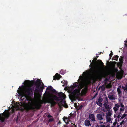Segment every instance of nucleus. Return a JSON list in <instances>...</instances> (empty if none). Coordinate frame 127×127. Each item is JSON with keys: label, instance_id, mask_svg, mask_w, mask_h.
Listing matches in <instances>:
<instances>
[{"label": "nucleus", "instance_id": "f8f14e48", "mask_svg": "<svg viewBox=\"0 0 127 127\" xmlns=\"http://www.w3.org/2000/svg\"><path fill=\"white\" fill-rule=\"evenodd\" d=\"M84 125L86 127H89L91 125L90 121L88 119L86 120L84 122Z\"/></svg>", "mask_w": 127, "mask_h": 127}, {"label": "nucleus", "instance_id": "7c9ffc66", "mask_svg": "<svg viewBox=\"0 0 127 127\" xmlns=\"http://www.w3.org/2000/svg\"><path fill=\"white\" fill-rule=\"evenodd\" d=\"M46 116L48 118H51L52 117V116L50 115L49 113L47 114V115H46Z\"/></svg>", "mask_w": 127, "mask_h": 127}, {"label": "nucleus", "instance_id": "aec40b11", "mask_svg": "<svg viewBox=\"0 0 127 127\" xmlns=\"http://www.w3.org/2000/svg\"><path fill=\"white\" fill-rule=\"evenodd\" d=\"M117 91L118 92V95L119 96L121 94V95L122 94V92L121 91V90L120 88H119V87L117 89Z\"/></svg>", "mask_w": 127, "mask_h": 127}, {"label": "nucleus", "instance_id": "4c0bfd02", "mask_svg": "<svg viewBox=\"0 0 127 127\" xmlns=\"http://www.w3.org/2000/svg\"><path fill=\"white\" fill-rule=\"evenodd\" d=\"M125 108H120V111H124Z\"/></svg>", "mask_w": 127, "mask_h": 127}, {"label": "nucleus", "instance_id": "603ef678", "mask_svg": "<svg viewBox=\"0 0 127 127\" xmlns=\"http://www.w3.org/2000/svg\"><path fill=\"white\" fill-rule=\"evenodd\" d=\"M34 114V113H33V114H32V115H31L30 116H31V117H32V115H33Z\"/></svg>", "mask_w": 127, "mask_h": 127}, {"label": "nucleus", "instance_id": "680f3d73", "mask_svg": "<svg viewBox=\"0 0 127 127\" xmlns=\"http://www.w3.org/2000/svg\"><path fill=\"white\" fill-rule=\"evenodd\" d=\"M100 54H101V53L102 54V52H100Z\"/></svg>", "mask_w": 127, "mask_h": 127}, {"label": "nucleus", "instance_id": "4be33fe9", "mask_svg": "<svg viewBox=\"0 0 127 127\" xmlns=\"http://www.w3.org/2000/svg\"><path fill=\"white\" fill-rule=\"evenodd\" d=\"M122 88L124 91H127V83L126 84L125 87L122 86Z\"/></svg>", "mask_w": 127, "mask_h": 127}, {"label": "nucleus", "instance_id": "c03bdc74", "mask_svg": "<svg viewBox=\"0 0 127 127\" xmlns=\"http://www.w3.org/2000/svg\"><path fill=\"white\" fill-rule=\"evenodd\" d=\"M114 70L116 72H117L118 71V69L117 68H115L114 69Z\"/></svg>", "mask_w": 127, "mask_h": 127}, {"label": "nucleus", "instance_id": "1a4fd4ad", "mask_svg": "<svg viewBox=\"0 0 127 127\" xmlns=\"http://www.w3.org/2000/svg\"><path fill=\"white\" fill-rule=\"evenodd\" d=\"M47 90H50L53 93L57 94L58 92H57L56 90L54 89H53L51 86H48L46 88Z\"/></svg>", "mask_w": 127, "mask_h": 127}, {"label": "nucleus", "instance_id": "6e6d98bb", "mask_svg": "<svg viewBox=\"0 0 127 127\" xmlns=\"http://www.w3.org/2000/svg\"><path fill=\"white\" fill-rule=\"evenodd\" d=\"M98 56H96V58H98Z\"/></svg>", "mask_w": 127, "mask_h": 127}, {"label": "nucleus", "instance_id": "e433bc0d", "mask_svg": "<svg viewBox=\"0 0 127 127\" xmlns=\"http://www.w3.org/2000/svg\"><path fill=\"white\" fill-rule=\"evenodd\" d=\"M79 88V89H80V90L81 91V89H82L84 87V86L82 85H81L80 87H78Z\"/></svg>", "mask_w": 127, "mask_h": 127}, {"label": "nucleus", "instance_id": "f257e3e1", "mask_svg": "<svg viewBox=\"0 0 127 127\" xmlns=\"http://www.w3.org/2000/svg\"><path fill=\"white\" fill-rule=\"evenodd\" d=\"M58 96L59 97H58L56 95H52L50 94L49 92H48L44 95L43 99V102L44 103H50L51 106L53 107L56 103L54 100L56 101L58 103V105L60 109L59 111H61L62 110V106L64 107L65 108L68 107V106L64 100L65 95L62 92L59 93L58 94Z\"/></svg>", "mask_w": 127, "mask_h": 127}, {"label": "nucleus", "instance_id": "6ab92c4d", "mask_svg": "<svg viewBox=\"0 0 127 127\" xmlns=\"http://www.w3.org/2000/svg\"><path fill=\"white\" fill-rule=\"evenodd\" d=\"M110 112H108V113H106V117H110L111 116L112 114Z\"/></svg>", "mask_w": 127, "mask_h": 127}, {"label": "nucleus", "instance_id": "4d7b16f0", "mask_svg": "<svg viewBox=\"0 0 127 127\" xmlns=\"http://www.w3.org/2000/svg\"><path fill=\"white\" fill-rule=\"evenodd\" d=\"M12 112V113H14V112H13H13Z\"/></svg>", "mask_w": 127, "mask_h": 127}, {"label": "nucleus", "instance_id": "e2e57ef3", "mask_svg": "<svg viewBox=\"0 0 127 127\" xmlns=\"http://www.w3.org/2000/svg\"><path fill=\"white\" fill-rule=\"evenodd\" d=\"M46 87V86H44V87Z\"/></svg>", "mask_w": 127, "mask_h": 127}, {"label": "nucleus", "instance_id": "de8ad7c7", "mask_svg": "<svg viewBox=\"0 0 127 127\" xmlns=\"http://www.w3.org/2000/svg\"><path fill=\"white\" fill-rule=\"evenodd\" d=\"M71 97L73 99H74V96L73 95H71Z\"/></svg>", "mask_w": 127, "mask_h": 127}, {"label": "nucleus", "instance_id": "864d4df0", "mask_svg": "<svg viewBox=\"0 0 127 127\" xmlns=\"http://www.w3.org/2000/svg\"><path fill=\"white\" fill-rule=\"evenodd\" d=\"M125 45L126 46H127V44H125Z\"/></svg>", "mask_w": 127, "mask_h": 127}, {"label": "nucleus", "instance_id": "a878e982", "mask_svg": "<svg viewBox=\"0 0 127 127\" xmlns=\"http://www.w3.org/2000/svg\"><path fill=\"white\" fill-rule=\"evenodd\" d=\"M44 88V87L43 86H40V88H39L40 91V92H42Z\"/></svg>", "mask_w": 127, "mask_h": 127}, {"label": "nucleus", "instance_id": "9d476101", "mask_svg": "<svg viewBox=\"0 0 127 127\" xmlns=\"http://www.w3.org/2000/svg\"><path fill=\"white\" fill-rule=\"evenodd\" d=\"M80 89H76L74 90L73 92H72V94H73L78 95L80 94Z\"/></svg>", "mask_w": 127, "mask_h": 127}, {"label": "nucleus", "instance_id": "ddd939ff", "mask_svg": "<svg viewBox=\"0 0 127 127\" xmlns=\"http://www.w3.org/2000/svg\"><path fill=\"white\" fill-rule=\"evenodd\" d=\"M63 120L67 125L69 124V122H70L69 120V119L68 118H67L64 116L63 118Z\"/></svg>", "mask_w": 127, "mask_h": 127}, {"label": "nucleus", "instance_id": "c756f323", "mask_svg": "<svg viewBox=\"0 0 127 127\" xmlns=\"http://www.w3.org/2000/svg\"><path fill=\"white\" fill-rule=\"evenodd\" d=\"M101 89L102 91H104L105 89V87L103 85H102L101 86Z\"/></svg>", "mask_w": 127, "mask_h": 127}, {"label": "nucleus", "instance_id": "423d86ee", "mask_svg": "<svg viewBox=\"0 0 127 127\" xmlns=\"http://www.w3.org/2000/svg\"><path fill=\"white\" fill-rule=\"evenodd\" d=\"M29 112H19L18 114L17 115V117L15 118L16 122V123H18V122L20 121V119L21 117V116H20V115L21 114H22L24 112H25L27 114H28L29 113Z\"/></svg>", "mask_w": 127, "mask_h": 127}, {"label": "nucleus", "instance_id": "f704fd0d", "mask_svg": "<svg viewBox=\"0 0 127 127\" xmlns=\"http://www.w3.org/2000/svg\"><path fill=\"white\" fill-rule=\"evenodd\" d=\"M127 115V114H124L121 117V119H123Z\"/></svg>", "mask_w": 127, "mask_h": 127}, {"label": "nucleus", "instance_id": "13d9d810", "mask_svg": "<svg viewBox=\"0 0 127 127\" xmlns=\"http://www.w3.org/2000/svg\"><path fill=\"white\" fill-rule=\"evenodd\" d=\"M119 87L120 88H121V86L120 85V86Z\"/></svg>", "mask_w": 127, "mask_h": 127}, {"label": "nucleus", "instance_id": "dca6fc26", "mask_svg": "<svg viewBox=\"0 0 127 127\" xmlns=\"http://www.w3.org/2000/svg\"><path fill=\"white\" fill-rule=\"evenodd\" d=\"M89 118L93 122H95V121L94 114H90L89 115Z\"/></svg>", "mask_w": 127, "mask_h": 127}, {"label": "nucleus", "instance_id": "393cba45", "mask_svg": "<svg viewBox=\"0 0 127 127\" xmlns=\"http://www.w3.org/2000/svg\"><path fill=\"white\" fill-rule=\"evenodd\" d=\"M83 107L82 105H81L80 106H78L77 108V110H79L82 109Z\"/></svg>", "mask_w": 127, "mask_h": 127}, {"label": "nucleus", "instance_id": "6e6552de", "mask_svg": "<svg viewBox=\"0 0 127 127\" xmlns=\"http://www.w3.org/2000/svg\"><path fill=\"white\" fill-rule=\"evenodd\" d=\"M41 83H42V82L41 81V80L39 79H37L34 83V84L36 88H38L41 85Z\"/></svg>", "mask_w": 127, "mask_h": 127}, {"label": "nucleus", "instance_id": "8fccbe9b", "mask_svg": "<svg viewBox=\"0 0 127 127\" xmlns=\"http://www.w3.org/2000/svg\"><path fill=\"white\" fill-rule=\"evenodd\" d=\"M42 83V85L41 86H43L44 87V84L43 83H41V84Z\"/></svg>", "mask_w": 127, "mask_h": 127}, {"label": "nucleus", "instance_id": "c9c22d12", "mask_svg": "<svg viewBox=\"0 0 127 127\" xmlns=\"http://www.w3.org/2000/svg\"><path fill=\"white\" fill-rule=\"evenodd\" d=\"M98 101H100L101 102H102V101L103 99H102L100 97H99L98 99Z\"/></svg>", "mask_w": 127, "mask_h": 127}, {"label": "nucleus", "instance_id": "20e7f679", "mask_svg": "<svg viewBox=\"0 0 127 127\" xmlns=\"http://www.w3.org/2000/svg\"><path fill=\"white\" fill-rule=\"evenodd\" d=\"M20 104L19 103L17 102L16 104L14 105H12V106L11 107H9V110H5L4 111H9V110L10 109H11L10 111H15V110H18L19 109V106Z\"/></svg>", "mask_w": 127, "mask_h": 127}, {"label": "nucleus", "instance_id": "4468645a", "mask_svg": "<svg viewBox=\"0 0 127 127\" xmlns=\"http://www.w3.org/2000/svg\"><path fill=\"white\" fill-rule=\"evenodd\" d=\"M120 107L119 104L118 103L115 104V107H113V109L114 111H117L119 110Z\"/></svg>", "mask_w": 127, "mask_h": 127}, {"label": "nucleus", "instance_id": "58836bf2", "mask_svg": "<svg viewBox=\"0 0 127 127\" xmlns=\"http://www.w3.org/2000/svg\"><path fill=\"white\" fill-rule=\"evenodd\" d=\"M30 81L29 80H26V84H29L30 82Z\"/></svg>", "mask_w": 127, "mask_h": 127}, {"label": "nucleus", "instance_id": "0eeeda50", "mask_svg": "<svg viewBox=\"0 0 127 127\" xmlns=\"http://www.w3.org/2000/svg\"><path fill=\"white\" fill-rule=\"evenodd\" d=\"M106 100L107 101V103H105L103 105L104 106L105 109L107 110V111H111L112 110H110L111 109V107L108 104H107L108 103V101L107 97L106 98Z\"/></svg>", "mask_w": 127, "mask_h": 127}, {"label": "nucleus", "instance_id": "2eb2a0df", "mask_svg": "<svg viewBox=\"0 0 127 127\" xmlns=\"http://www.w3.org/2000/svg\"><path fill=\"white\" fill-rule=\"evenodd\" d=\"M76 83L78 84V83L77 82H76V83H74L73 86L72 85L70 86V88L71 90H73L74 88H76L78 86V84H76Z\"/></svg>", "mask_w": 127, "mask_h": 127}, {"label": "nucleus", "instance_id": "7ed1b4c3", "mask_svg": "<svg viewBox=\"0 0 127 127\" xmlns=\"http://www.w3.org/2000/svg\"><path fill=\"white\" fill-rule=\"evenodd\" d=\"M10 114L9 112H3L1 114L0 113V122H4L5 120H7L9 118Z\"/></svg>", "mask_w": 127, "mask_h": 127}, {"label": "nucleus", "instance_id": "72a5a7b5", "mask_svg": "<svg viewBox=\"0 0 127 127\" xmlns=\"http://www.w3.org/2000/svg\"><path fill=\"white\" fill-rule=\"evenodd\" d=\"M113 55V53L112 52V51H111V53H110V54H109V57H110V59H111V58L112 57V56Z\"/></svg>", "mask_w": 127, "mask_h": 127}, {"label": "nucleus", "instance_id": "473e14b6", "mask_svg": "<svg viewBox=\"0 0 127 127\" xmlns=\"http://www.w3.org/2000/svg\"><path fill=\"white\" fill-rule=\"evenodd\" d=\"M96 103L99 106H101L102 104V103L98 101L96 102Z\"/></svg>", "mask_w": 127, "mask_h": 127}, {"label": "nucleus", "instance_id": "49530a36", "mask_svg": "<svg viewBox=\"0 0 127 127\" xmlns=\"http://www.w3.org/2000/svg\"><path fill=\"white\" fill-rule=\"evenodd\" d=\"M97 93H96V94L93 97V98H94L96 96H97Z\"/></svg>", "mask_w": 127, "mask_h": 127}, {"label": "nucleus", "instance_id": "b1692460", "mask_svg": "<svg viewBox=\"0 0 127 127\" xmlns=\"http://www.w3.org/2000/svg\"><path fill=\"white\" fill-rule=\"evenodd\" d=\"M54 118H49L48 120V123H49L50 122H54Z\"/></svg>", "mask_w": 127, "mask_h": 127}, {"label": "nucleus", "instance_id": "bf43d9fd", "mask_svg": "<svg viewBox=\"0 0 127 127\" xmlns=\"http://www.w3.org/2000/svg\"><path fill=\"white\" fill-rule=\"evenodd\" d=\"M111 127H115L114 126H112Z\"/></svg>", "mask_w": 127, "mask_h": 127}, {"label": "nucleus", "instance_id": "774afa93", "mask_svg": "<svg viewBox=\"0 0 127 127\" xmlns=\"http://www.w3.org/2000/svg\"><path fill=\"white\" fill-rule=\"evenodd\" d=\"M106 79H106H107L106 78V79Z\"/></svg>", "mask_w": 127, "mask_h": 127}, {"label": "nucleus", "instance_id": "5fc2aeb1", "mask_svg": "<svg viewBox=\"0 0 127 127\" xmlns=\"http://www.w3.org/2000/svg\"><path fill=\"white\" fill-rule=\"evenodd\" d=\"M120 126L119 125H118L116 127H119Z\"/></svg>", "mask_w": 127, "mask_h": 127}, {"label": "nucleus", "instance_id": "c85d7f7f", "mask_svg": "<svg viewBox=\"0 0 127 127\" xmlns=\"http://www.w3.org/2000/svg\"><path fill=\"white\" fill-rule=\"evenodd\" d=\"M118 103L119 104L120 107V106L122 108H125L124 107V105L123 104V103L122 102H120Z\"/></svg>", "mask_w": 127, "mask_h": 127}, {"label": "nucleus", "instance_id": "39448f33", "mask_svg": "<svg viewBox=\"0 0 127 127\" xmlns=\"http://www.w3.org/2000/svg\"><path fill=\"white\" fill-rule=\"evenodd\" d=\"M102 113L100 114H97L96 115V117L98 120H99V123L100 124H102L103 122L101 120H103L104 118V117L105 116V113L103 112H101Z\"/></svg>", "mask_w": 127, "mask_h": 127}, {"label": "nucleus", "instance_id": "9b49d317", "mask_svg": "<svg viewBox=\"0 0 127 127\" xmlns=\"http://www.w3.org/2000/svg\"><path fill=\"white\" fill-rule=\"evenodd\" d=\"M62 77V76L58 73H56L55 76H53V80H59Z\"/></svg>", "mask_w": 127, "mask_h": 127}, {"label": "nucleus", "instance_id": "f03ea898", "mask_svg": "<svg viewBox=\"0 0 127 127\" xmlns=\"http://www.w3.org/2000/svg\"><path fill=\"white\" fill-rule=\"evenodd\" d=\"M32 92L31 86H28L25 87L23 91L21 89L19 90H17V93L19 95L22 97V98L23 96H24L27 101H31V98L29 96L31 95Z\"/></svg>", "mask_w": 127, "mask_h": 127}, {"label": "nucleus", "instance_id": "a19ab883", "mask_svg": "<svg viewBox=\"0 0 127 127\" xmlns=\"http://www.w3.org/2000/svg\"><path fill=\"white\" fill-rule=\"evenodd\" d=\"M121 112H119V113H120V114L121 113ZM121 117V115H120V114H119L118 115L117 117L118 118H120Z\"/></svg>", "mask_w": 127, "mask_h": 127}, {"label": "nucleus", "instance_id": "f3484780", "mask_svg": "<svg viewBox=\"0 0 127 127\" xmlns=\"http://www.w3.org/2000/svg\"><path fill=\"white\" fill-rule=\"evenodd\" d=\"M108 97L110 100H115V98L113 95H108Z\"/></svg>", "mask_w": 127, "mask_h": 127}, {"label": "nucleus", "instance_id": "bb28decb", "mask_svg": "<svg viewBox=\"0 0 127 127\" xmlns=\"http://www.w3.org/2000/svg\"><path fill=\"white\" fill-rule=\"evenodd\" d=\"M106 121L107 122H110L111 121V118L110 117H106Z\"/></svg>", "mask_w": 127, "mask_h": 127}, {"label": "nucleus", "instance_id": "ea45409f", "mask_svg": "<svg viewBox=\"0 0 127 127\" xmlns=\"http://www.w3.org/2000/svg\"><path fill=\"white\" fill-rule=\"evenodd\" d=\"M97 61L98 62H99V63H102V64H103V63H102V61H101V60H97Z\"/></svg>", "mask_w": 127, "mask_h": 127}, {"label": "nucleus", "instance_id": "09e8293b", "mask_svg": "<svg viewBox=\"0 0 127 127\" xmlns=\"http://www.w3.org/2000/svg\"><path fill=\"white\" fill-rule=\"evenodd\" d=\"M119 60L120 62H122V59L120 58L119 59Z\"/></svg>", "mask_w": 127, "mask_h": 127}, {"label": "nucleus", "instance_id": "5701e85b", "mask_svg": "<svg viewBox=\"0 0 127 127\" xmlns=\"http://www.w3.org/2000/svg\"><path fill=\"white\" fill-rule=\"evenodd\" d=\"M97 59V58H94L93 60L92 61V63L93 64H96Z\"/></svg>", "mask_w": 127, "mask_h": 127}, {"label": "nucleus", "instance_id": "0e129e2a", "mask_svg": "<svg viewBox=\"0 0 127 127\" xmlns=\"http://www.w3.org/2000/svg\"><path fill=\"white\" fill-rule=\"evenodd\" d=\"M61 82H62V83H63V81H62Z\"/></svg>", "mask_w": 127, "mask_h": 127}, {"label": "nucleus", "instance_id": "a211bd4d", "mask_svg": "<svg viewBox=\"0 0 127 127\" xmlns=\"http://www.w3.org/2000/svg\"><path fill=\"white\" fill-rule=\"evenodd\" d=\"M86 89H87L85 88L82 89L81 92L83 95H85L86 94Z\"/></svg>", "mask_w": 127, "mask_h": 127}, {"label": "nucleus", "instance_id": "37998d69", "mask_svg": "<svg viewBox=\"0 0 127 127\" xmlns=\"http://www.w3.org/2000/svg\"><path fill=\"white\" fill-rule=\"evenodd\" d=\"M71 124H72V127H76V126H75V124H73L72 123H71Z\"/></svg>", "mask_w": 127, "mask_h": 127}, {"label": "nucleus", "instance_id": "a18cd8bd", "mask_svg": "<svg viewBox=\"0 0 127 127\" xmlns=\"http://www.w3.org/2000/svg\"><path fill=\"white\" fill-rule=\"evenodd\" d=\"M116 124H117L116 122H114L113 124V126H114L115 127V126L116 125Z\"/></svg>", "mask_w": 127, "mask_h": 127}, {"label": "nucleus", "instance_id": "3c124183", "mask_svg": "<svg viewBox=\"0 0 127 127\" xmlns=\"http://www.w3.org/2000/svg\"><path fill=\"white\" fill-rule=\"evenodd\" d=\"M61 122H60V121H59V122H58V124H61Z\"/></svg>", "mask_w": 127, "mask_h": 127}, {"label": "nucleus", "instance_id": "052dcab7", "mask_svg": "<svg viewBox=\"0 0 127 127\" xmlns=\"http://www.w3.org/2000/svg\"><path fill=\"white\" fill-rule=\"evenodd\" d=\"M90 63H91V60H90Z\"/></svg>", "mask_w": 127, "mask_h": 127}, {"label": "nucleus", "instance_id": "cd10ccee", "mask_svg": "<svg viewBox=\"0 0 127 127\" xmlns=\"http://www.w3.org/2000/svg\"><path fill=\"white\" fill-rule=\"evenodd\" d=\"M37 88V89H35V90L34 91V92H35L36 93L40 92V91L39 89V88Z\"/></svg>", "mask_w": 127, "mask_h": 127}, {"label": "nucleus", "instance_id": "69168bd1", "mask_svg": "<svg viewBox=\"0 0 127 127\" xmlns=\"http://www.w3.org/2000/svg\"><path fill=\"white\" fill-rule=\"evenodd\" d=\"M70 114H72V113H70Z\"/></svg>", "mask_w": 127, "mask_h": 127}, {"label": "nucleus", "instance_id": "338daca9", "mask_svg": "<svg viewBox=\"0 0 127 127\" xmlns=\"http://www.w3.org/2000/svg\"><path fill=\"white\" fill-rule=\"evenodd\" d=\"M116 111H115V112L116 113Z\"/></svg>", "mask_w": 127, "mask_h": 127}, {"label": "nucleus", "instance_id": "412c9836", "mask_svg": "<svg viewBox=\"0 0 127 127\" xmlns=\"http://www.w3.org/2000/svg\"><path fill=\"white\" fill-rule=\"evenodd\" d=\"M119 56L117 55L114 56L113 58L112 59L114 60L117 61Z\"/></svg>", "mask_w": 127, "mask_h": 127}, {"label": "nucleus", "instance_id": "2f4dec72", "mask_svg": "<svg viewBox=\"0 0 127 127\" xmlns=\"http://www.w3.org/2000/svg\"><path fill=\"white\" fill-rule=\"evenodd\" d=\"M97 74L96 75V77H99V72L98 71H97Z\"/></svg>", "mask_w": 127, "mask_h": 127}, {"label": "nucleus", "instance_id": "79ce46f5", "mask_svg": "<svg viewBox=\"0 0 127 127\" xmlns=\"http://www.w3.org/2000/svg\"><path fill=\"white\" fill-rule=\"evenodd\" d=\"M124 120H123L122 122L120 123V125H122L124 123Z\"/></svg>", "mask_w": 127, "mask_h": 127}]
</instances>
